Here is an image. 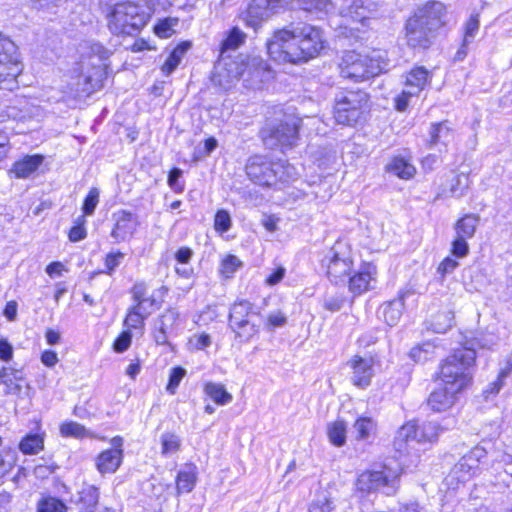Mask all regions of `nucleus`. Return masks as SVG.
I'll list each match as a JSON object with an SVG mask.
<instances>
[{
	"instance_id": "1",
	"label": "nucleus",
	"mask_w": 512,
	"mask_h": 512,
	"mask_svg": "<svg viewBox=\"0 0 512 512\" xmlns=\"http://www.w3.org/2000/svg\"><path fill=\"white\" fill-rule=\"evenodd\" d=\"M214 69L212 80L224 89L240 78L247 86L258 88L271 77L268 64L260 56L239 55L235 60L218 63Z\"/></svg>"
},
{
	"instance_id": "2",
	"label": "nucleus",
	"mask_w": 512,
	"mask_h": 512,
	"mask_svg": "<svg viewBox=\"0 0 512 512\" xmlns=\"http://www.w3.org/2000/svg\"><path fill=\"white\" fill-rule=\"evenodd\" d=\"M80 75L75 84V96H89L103 86L112 51L99 42H86L82 46Z\"/></svg>"
},
{
	"instance_id": "3",
	"label": "nucleus",
	"mask_w": 512,
	"mask_h": 512,
	"mask_svg": "<svg viewBox=\"0 0 512 512\" xmlns=\"http://www.w3.org/2000/svg\"><path fill=\"white\" fill-rule=\"evenodd\" d=\"M387 52L373 49L367 54L347 51L339 63L340 75L353 82H361L388 70Z\"/></svg>"
},
{
	"instance_id": "4",
	"label": "nucleus",
	"mask_w": 512,
	"mask_h": 512,
	"mask_svg": "<svg viewBox=\"0 0 512 512\" xmlns=\"http://www.w3.org/2000/svg\"><path fill=\"white\" fill-rule=\"evenodd\" d=\"M245 169L251 181L267 187L288 183L298 176L296 168L287 161L271 162L260 155L250 157Z\"/></svg>"
},
{
	"instance_id": "5",
	"label": "nucleus",
	"mask_w": 512,
	"mask_h": 512,
	"mask_svg": "<svg viewBox=\"0 0 512 512\" xmlns=\"http://www.w3.org/2000/svg\"><path fill=\"white\" fill-rule=\"evenodd\" d=\"M476 359L473 348H462L448 356L440 365L438 380L461 392L472 380V369Z\"/></svg>"
},
{
	"instance_id": "6",
	"label": "nucleus",
	"mask_w": 512,
	"mask_h": 512,
	"mask_svg": "<svg viewBox=\"0 0 512 512\" xmlns=\"http://www.w3.org/2000/svg\"><path fill=\"white\" fill-rule=\"evenodd\" d=\"M149 14L142 6L125 1L115 4L108 14V28L115 35H135L147 24Z\"/></svg>"
},
{
	"instance_id": "7",
	"label": "nucleus",
	"mask_w": 512,
	"mask_h": 512,
	"mask_svg": "<svg viewBox=\"0 0 512 512\" xmlns=\"http://www.w3.org/2000/svg\"><path fill=\"white\" fill-rule=\"evenodd\" d=\"M401 471L387 465L379 469L366 470L356 480V492L365 496L371 493L381 492L386 496H393L399 488Z\"/></svg>"
},
{
	"instance_id": "8",
	"label": "nucleus",
	"mask_w": 512,
	"mask_h": 512,
	"mask_svg": "<svg viewBox=\"0 0 512 512\" xmlns=\"http://www.w3.org/2000/svg\"><path fill=\"white\" fill-rule=\"evenodd\" d=\"M298 40L300 39L295 33L294 24L277 30L267 41V53L273 61L279 64L305 62V56H303Z\"/></svg>"
},
{
	"instance_id": "9",
	"label": "nucleus",
	"mask_w": 512,
	"mask_h": 512,
	"mask_svg": "<svg viewBox=\"0 0 512 512\" xmlns=\"http://www.w3.org/2000/svg\"><path fill=\"white\" fill-rule=\"evenodd\" d=\"M22 70L23 64L17 45L0 33V89L12 91L17 88V77Z\"/></svg>"
},
{
	"instance_id": "10",
	"label": "nucleus",
	"mask_w": 512,
	"mask_h": 512,
	"mask_svg": "<svg viewBox=\"0 0 512 512\" xmlns=\"http://www.w3.org/2000/svg\"><path fill=\"white\" fill-rule=\"evenodd\" d=\"M367 95L363 92H340L335 97L333 115L338 124L353 126L358 123L364 113Z\"/></svg>"
},
{
	"instance_id": "11",
	"label": "nucleus",
	"mask_w": 512,
	"mask_h": 512,
	"mask_svg": "<svg viewBox=\"0 0 512 512\" xmlns=\"http://www.w3.org/2000/svg\"><path fill=\"white\" fill-rule=\"evenodd\" d=\"M301 120L292 119L275 124H267L260 131V137L265 147L281 148L282 151L297 145Z\"/></svg>"
},
{
	"instance_id": "12",
	"label": "nucleus",
	"mask_w": 512,
	"mask_h": 512,
	"mask_svg": "<svg viewBox=\"0 0 512 512\" xmlns=\"http://www.w3.org/2000/svg\"><path fill=\"white\" fill-rule=\"evenodd\" d=\"M353 261L345 244L337 242L322 259L329 280L338 285L345 282L352 270Z\"/></svg>"
},
{
	"instance_id": "13",
	"label": "nucleus",
	"mask_w": 512,
	"mask_h": 512,
	"mask_svg": "<svg viewBox=\"0 0 512 512\" xmlns=\"http://www.w3.org/2000/svg\"><path fill=\"white\" fill-rule=\"evenodd\" d=\"M39 115V106L34 105L25 97L16 96L8 104L0 107V123L10 121L25 123Z\"/></svg>"
},
{
	"instance_id": "14",
	"label": "nucleus",
	"mask_w": 512,
	"mask_h": 512,
	"mask_svg": "<svg viewBox=\"0 0 512 512\" xmlns=\"http://www.w3.org/2000/svg\"><path fill=\"white\" fill-rule=\"evenodd\" d=\"M294 26L295 33L300 39L299 41L303 56H305V62L319 55L325 48L326 43L322 30L305 23H299Z\"/></svg>"
},
{
	"instance_id": "15",
	"label": "nucleus",
	"mask_w": 512,
	"mask_h": 512,
	"mask_svg": "<svg viewBox=\"0 0 512 512\" xmlns=\"http://www.w3.org/2000/svg\"><path fill=\"white\" fill-rule=\"evenodd\" d=\"M112 217L114 226L110 236L113 238L114 243L130 240L140 225L138 215L128 210L121 209L114 212Z\"/></svg>"
},
{
	"instance_id": "16",
	"label": "nucleus",
	"mask_w": 512,
	"mask_h": 512,
	"mask_svg": "<svg viewBox=\"0 0 512 512\" xmlns=\"http://www.w3.org/2000/svg\"><path fill=\"white\" fill-rule=\"evenodd\" d=\"M412 17L420 20L422 25L437 33L446 23V9L440 1H429L419 7Z\"/></svg>"
},
{
	"instance_id": "17",
	"label": "nucleus",
	"mask_w": 512,
	"mask_h": 512,
	"mask_svg": "<svg viewBox=\"0 0 512 512\" xmlns=\"http://www.w3.org/2000/svg\"><path fill=\"white\" fill-rule=\"evenodd\" d=\"M405 37L409 47L427 49L432 45L436 33L422 25L420 20L410 17L405 25Z\"/></svg>"
},
{
	"instance_id": "18",
	"label": "nucleus",
	"mask_w": 512,
	"mask_h": 512,
	"mask_svg": "<svg viewBox=\"0 0 512 512\" xmlns=\"http://www.w3.org/2000/svg\"><path fill=\"white\" fill-rule=\"evenodd\" d=\"M277 8L278 5L273 0H251L243 14V21L247 27L256 30L275 13Z\"/></svg>"
},
{
	"instance_id": "19",
	"label": "nucleus",
	"mask_w": 512,
	"mask_h": 512,
	"mask_svg": "<svg viewBox=\"0 0 512 512\" xmlns=\"http://www.w3.org/2000/svg\"><path fill=\"white\" fill-rule=\"evenodd\" d=\"M374 363V358L371 356L355 355L350 359L347 365L352 370L351 382L360 388L369 386L375 374Z\"/></svg>"
},
{
	"instance_id": "20",
	"label": "nucleus",
	"mask_w": 512,
	"mask_h": 512,
	"mask_svg": "<svg viewBox=\"0 0 512 512\" xmlns=\"http://www.w3.org/2000/svg\"><path fill=\"white\" fill-rule=\"evenodd\" d=\"M122 444V438L116 436L112 439L113 448L104 450L97 456L96 467L101 474L114 473L120 467L123 460Z\"/></svg>"
},
{
	"instance_id": "21",
	"label": "nucleus",
	"mask_w": 512,
	"mask_h": 512,
	"mask_svg": "<svg viewBox=\"0 0 512 512\" xmlns=\"http://www.w3.org/2000/svg\"><path fill=\"white\" fill-rule=\"evenodd\" d=\"M458 393L460 392L452 390V387L440 382L439 387L430 393L427 399V405L435 412L446 411L455 404Z\"/></svg>"
},
{
	"instance_id": "22",
	"label": "nucleus",
	"mask_w": 512,
	"mask_h": 512,
	"mask_svg": "<svg viewBox=\"0 0 512 512\" xmlns=\"http://www.w3.org/2000/svg\"><path fill=\"white\" fill-rule=\"evenodd\" d=\"M246 37V34L240 30V28L233 27L220 44L219 59L215 65L220 62L224 63L233 60L230 56V53L243 45L245 43Z\"/></svg>"
},
{
	"instance_id": "23",
	"label": "nucleus",
	"mask_w": 512,
	"mask_h": 512,
	"mask_svg": "<svg viewBox=\"0 0 512 512\" xmlns=\"http://www.w3.org/2000/svg\"><path fill=\"white\" fill-rule=\"evenodd\" d=\"M375 275L376 267L370 263L365 264L359 272L349 277V291L354 295L368 291Z\"/></svg>"
},
{
	"instance_id": "24",
	"label": "nucleus",
	"mask_w": 512,
	"mask_h": 512,
	"mask_svg": "<svg viewBox=\"0 0 512 512\" xmlns=\"http://www.w3.org/2000/svg\"><path fill=\"white\" fill-rule=\"evenodd\" d=\"M43 162L44 156L41 154L26 155L12 165L9 174L18 179L29 178Z\"/></svg>"
},
{
	"instance_id": "25",
	"label": "nucleus",
	"mask_w": 512,
	"mask_h": 512,
	"mask_svg": "<svg viewBox=\"0 0 512 512\" xmlns=\"http://www.w3.org/2000/svg\"><path fill=\"white\" fill-rule=\"evenodd\" d=\"M431 72L424 66H416L405 75V88L417 96L430 83Z\"/></svg>"
},
{
	"instance_id": "26",
	"label": "nucleus",
	"mask_w": 512,
	"mask_h": 512,
	"mask_svg": "<svg viewBox=\"0 0 512 512\" xmlns=\"http://www.w3.org/2000/svg\"><path fill=\"white\" fill-rule=\"evenodd\" d=\"M480 27L479 14H472L464 25V36L461 47L455 54V60L462 61L468 51V46L474 41Z\"/></svg>"
},
{
	"instance_id": "27",
	"label": "nucleus",
	"mask_w": 512,
	"mask_h": 512,
	"mask_svg": "<svg viewBox=\"0 0 512 512\" xmlns=\"http://www.w3.org/2000/svg\"><path fill=\"white\" fill-rule=\"evenodd\" d=\"M255 315H259V312L255 310L251 302L247 300L235 302L230 309L229 326L239 325L242 322L251 320Z\"/></svg>"
},
{
	"instance_id": "28",
	"label": "nucleus",
	"mask_w": 512,
	"mask_h": 512,
	"mask_svg": "<svg viewBox=\"0 0 512 512\" xmlns=\"http://www.w3.org/2000/svg\"><path fill=\"white\" fill-rule=\"evenodd\" d=\"M72 502L79 506L81 512L95 510L99 502V490L94 485H83L81 490Z\"/></svg>"
},
{
	"instance_id": "29",
	"label": "nucleus",
	"mask_w": 512,
	"mask_h": 512,
	"mask_svg": "<svg viewBox=\"0 0 512 512\" xmlns=\"http://www.w3.org/2000/svg\"><path fill=\"white\" fill-rule=\"evenodd\" d=\"M429 146L434 147L436 145L447 146L454 137L453 130L449 126L448 121H442L438 123H432L429 129Z\"/></svg>"
},
{
	"instance_id": "30",
	"label": "nucleus",
	"mask_w": 512,
	"mask_h": 512,
	"mask_svg": "<svg viewBox=\"0 0 512 512\" xmlns=\"http://www.w3.org/2000/svg\"><path fill=\"white\" fill-rule=\"evenodd\" d=\"M386 171L393 173L400 179L409 180L414 177L416 168L404 157L395 156L386 165Z\"/></svg>"
},
{
	"instance_id": "31",
	"label": "nucleus",
	"mask_w": 512,
	"mask_h": 512,
	"mask_svg": "<svg viewBox=\"0 0 512 512\" xmlns=\"http://www.w3.org/2000/svg\"><path fill=\"white\" fill-rule=\"evenodd\" d=\"M478 460L472 456H464L454 466L452 475L459 482L468 481L478 469Z\"/></svg>"
},
{
	"instance_id": "32",
	"label": "nucleus",
	"mask_w": 512,
	"mask_h": 512,
	"mask_svg": "<svg viewBox=\"0 0 512 512\" xmlns=\"http://www.w3.org/2000/svg\"><path fill=\"white\" fill-rule=\"evenodd\" d=\"M480 217L475 214H466L454 225L455 236L464 239H471L475 235Z\"/></svg>"
},
{
	"instance_id": "33",
	"label": "nucleus",
	"mask_w": 512,
	"mask_h": 512,
	"mask_svg": "<svg viewBox=\"0 0 512 512\" xmlns=\"http://www.w3.org/2000/svg\"><path fill=\"white\" fill-rule=\"evenodd\" d=\"M23 379L22 371L12 367H2L0 369V385L5 386L6 394H14L21 390V386L17 384Z\"/></svg>"
},
{
	"instance_id": "34",
	"label": "nucleus",
	"mask_w": 512,
	"mask_h": 512,
	"mask_svg": "<svg viewBox=\"0 0 512 512\" xmlns=\"http://www.w3.org/2000/svg\"><path fill=\"white\" fill-rule=\"evenodd\" d=\"M152 312L153 309L149 310L147 307H141V305H133L128 310L124 325L130 329H142L145 319H147Z\"/></svg>"
},
{
	"instance_id": "35",
	"label": "nucleus",
	"mask_w": 512,
	"mask_h": 512,
	"mask_svg": "<svg viewBox=\"0 0 512 512\" xmlns=\"http://www.w3.org/2000/svg\"><path fill=\"white\" fill-rule=\"evenodd\" d=\"M404 309L405 306L401 300L393 299L381 306L380 313L382 314L384 321L392 327L398 323Z\"/></svg>"
},
{
	"instance_id": "36",
	"label": "nucleus",
	"mask_w": 512,
	"mask_h": 512,
	"mask_svg": "<svg viewBox=\"0 0 512 512\" xmlns=\"http://www.w3.org/2000/svg\"><path fill=\"white\" fill-rule=\"evenodd\" d=\"M421 430L418 421L412 420L404 424L397 433L396 443L402 442H416L425 443L424 438H421Z\"/></svg>"
},
{
	"instance_id": "37",
	"label": "nucleus",
	"mask_w": 512,
	"mask_h": 512,
	"mask_svg": "<svg viewBox=\"0 0 512 512\" xmlns=\"http://www.w3.org/2000/svg\"><path fill=\"white\" fill-rule=\"evenodd\" d=\"M196 484V466L189 464L178 473L177 490L181 493H189Z\"/></svg>"
},
{
	"instance_id": "38",
	"label": "nucleus",
	"mask_w": 512,
	"mask_h": 512,
	"mask_svg": "<svg viewBox=\"0 0 512 512\" xmlns=\"http://www.w3.org/2000/svg\"><path fill=\"white\" fill-rule=\"evenodd\" d=\"M376 432V422L371 417H359L352 429L357 440H367Z\"/></svg>"
},
{
	"instance_id": "39",
	"label": "nucleus",
	"mask_w": 512,
	"mask_h": 512,
	"mask_svg": "<svg viewBox=\"0 0 512 512\" xmlns=\"http://www.w3.org/2000/svg\"><path fill=\"white\" fill-rule=\"evenodd\" d=\"M204 392L218 405H226L233 399L221 383L208 382L204 386Z\"/></svg>"
},
{
	"instance_id": "40",
	"label": "nucleus",
	"mask_w": 512,
	"mask_h": 512,
	"mask_svg": "<svg viewBox=\"0 0 512 512\" xmlns=\"http://www.w3.org/2000/svg\"><path fill=\"white\" fill-rule=\"evenodd\" d=\"M190 47L191 44L189 42L178 44L163 64L162 71L167 75L171 74L180 64L184 54L190 49Z\"/></svg>"
},
{
	"instance_id": "41",
	"label": "nucleus",
	"mask_w": 512,
	"mask_h": 512,
	"mask_svg": "<svg viewBox=\"0 0 512 512\" xmlns=\"http://www.w3.org/2000/svg\"><path fill=\"white\" fill-rule=\"evenodd\" d=\"M346 424L343 420H336L327 426V434L330 442L341 447L346 442Z\"/></svg>"
},
{
	"instance_id": "42",
	"label": "nucleus",
	"mask_w": 512,
	"mask_h": 512,
	"mask_svg": "<svg viewBox=\"0 0 512 512\" xmlns=\"http://www.w3.org/2000/svg\"><path fill=\"white\" fill-rule=\"evenodd\" d=\"M469 187L468 175L461 173L456 174L452 177L448 191L443 190V193L448 194L451 197L460 198L465 195Z\"/></svg>"
},
{
	"instance_id": "43",
	"label": "nucleus",
	"mask_w": 512,
	"mask_h": 512,
	"mask_svg": "<svg viewBox=\"0 0 512 512\" xmlns=\"http://www.w3.org/2000/svg\"><path fill=\"white\" fill-rule=\"evenodd\" d=\"M43 447L44 439L40 434H29L25 436L19 444L21 452L28 455L37 454Z\"/></svg>"
},
{
	"instance_id": "44",
	"label": "nucleus",
	"mask_w": 512,
	"mask_h": 512,
	"mask_svg": "<svg viewBox=\"0 0 512 512\" xmlns=\"http://www.w3.org/2000/svg\"><path fill=\"white\" fill-rule=\"evenodd\" d=\"M302 10L312 14H324L331 8L330 0H293Z\"/></svg>"
},
{
	"instance_id": "45",
	"label": "nucleus",
	"mask_w": 512,
	"mask_h": 512,
	"mask_svg": "<svg viewBox=\"0 0 512 512\" xmlns=\"http://www.w3.org/2000/svg\"><path fill=\"white\" fill-rule=\"evenodd\" d=\"M131 293L135 305L146 307L147 302H150V307L152 308L156 304L155 296L147 295V285L144 282L135 283L131 289Z\"/></svg>"
},
{
	"instance_id": "46",
	"label": "nucleus",
	"mask_w": 512,
	"mask_h": 512,
	"mask_svg": "<svg viewBox=\"0 0 512 512\" xmlns=\"http://www.w3.org/2000/svg\"><path fill=\"white\" fill-rule=\"evenodd\" d=\"M68 507L60 499L47 496L39 500L37 504V512H67Z\"/></svg>"
},
{
	"instance_id": "47",
	"label": "nucleus",
	"mask_w": 512,
	"mask_h": 512,
	"mask_svg": "<svg viewBox=\"0 0 512 512\" xmlns=\"http://www.w3.org/2000/svg\"><path fill=\"white\" fill-rule=\"evenodd\" d=\"M178 320L179 312L174 308H169L159 316L155 325H159L160 327L170 331V333L176 334Z\"/></svg>"
},
{
	"instance_id": "48",
	"label": "nucleus",
	"mask_w": 512,
	"mask_h": 512,
	"mask_svg": "<svg viewBox=\"0 0 512 512\" xmlns=\"http://www.w3.org/2000/svg\"><path fill=\"white\" fill-rule=\"evenodd\" d=\"M161 453L164 456L176 453L181 446L180 438L174 433H164L161 435Z\"/></svg>"
},
{
	"instance_id": "49",
	"label": "nucleus",
	"mask_w": 512,
	"mask_h": 512,
	"mask_svg": "<svg viewBox=\"0 0 512 512\" xmlns=\"http://www.w3.org/2000/svg\"><path fill=\"white\" fill-rule=\"evenodd\" d=\"M243 265L242 261L235 255H227L220 264V274L224 278H231Z\"/></svg>"
},
{
	"instance_id": "50",
	"label": "nucleus",
	"mask_w": 512,
	"mask_h": 512,
	"mask_svg": "<svg viewBox=\"0 0 512 512\" xmlns=\"http://www.w3.org/2000/svg\"><path fill=\"white\" fill-rule=\"evenodd\" d=\"M230 328L240 341H249L258 332V326L252 322V320L242 322L241 324L231 326Z\"/></svg>"
},
{
	"instance_id": "51",
	"label": "nucleus",
	"mask_w": 512,
	"mask_h": 512,
	"mask_svg": "<svg viewBox=\"0 0 512 512\" xmlns=\"http://www.w3.org/2000/svg\"><path fill=\"white\" fill-rule=\"evenodd\" d=\"M434 350L435 346L430 342H426L422 345L412 348L410 351V357L415 362H426L431 359L432 355L434 354Z\"/></svg>"
},
{
	"instance_id": "52",
	"label": "nucleus",
	"mask_w": 512,
	"mask_h": 512,
	"mask_svg": "<svg viewBox=\"0 0 512 512\" xmlns=\"http://www.w3.org/2000/svg\"><path fill=\"white\" fill-rule=\"evenodd\" d=\"M60 433L63 437L83 438L87 435V430L77 422L67 421L61 424Z\"/></svg>"
},
{
	"instance_id": "53",
	"label": "nucleus",
	"mask_w": 512,
	"mask_h": 512,
	"mask_svg": "<svg viewBox=\"0 0 512 512\" xmlns=\"http://www.w3.org/2000/svg\"><path fill=\"white\" fill-rule=\"evenodd\" d=\"M124 257L125 254L120 251L108 253L104 258L105 269L102 271V273L111 276L115 272L117 267L120 266Z\"/></svg>"
},
{
	"instance_id": "54",
	"label": "nucleus",
	"mask_w": 512,
	"mask_h": 512,
	"mask_svg": "<svg viewBox=\"0 0 512 512\" xmlns=\"http://www.w3.org/2000/svg\"><path fill=\"white\" fill-rule=\"evenodd\" d=\"M186 375V370L180 366L173 367L169 373V381L166 386V390L169 394L174 395L177 388Z\"/></svg>"
},
{
	"instance_id": "55",
	"label": "nucleus",
	"mask_w": 512,
	"mask_h": 512,
	"mask_svg": "<svg viewBox=\"0 0 512 512\" xmlns=\"http://www.w3.org/2000/svg\"><path fill=\"white\" fill-rule=\"evenodd\" d=\"M100 192L97 188H91L84 199L82 210L83 216L93 215L98 203H99Z\"/></svg>"
},
{
	"instance_id": "56",
	"label": "nucleus",
	"mask_w": 512,
	"mask_h": 512,
	"mask_svg": "<svg viewBox=\"0 0 512 512\" xmlns=\"http://www.w3.org/2000/svg\"><path fill=\"white\" fill-rule=\"evenodd\" d=\"M183 171L180 168H173L169 174L167 183L175 193H182L185 189V182L182 180Z\"/></svg>"
},
{
	"instance_id": "57",
	"label": "nucleus",
	"mask_w": 512,
	"mask_h": 512,
	"mask_svg": "<svg viewBox=\"0 0 512 512\" xmlns=\"http://www.w3.org/2000/svg\"><path fill=\"white\" fill-rule=\"evenodd\" d=\"M421 430V438H424L426 442H434L439 434L440 428L434 422H422L419 424Z\"/></svg>"
},
{
	"instance_id": "58",
	"label": "nucleus",
	"mask_w": 512,
	"mask_h": 512,
	"mask_svg": "<svg viewBox=\"0 0 512 512\" xmlns=\"http://www.w3.org/2000/svg\"><path fill=\"white\" fill-rule=\"evenodd\" d=\"M86 220L84 216H80L75 221V225L69 231V240L78 242L86 238L87 232L85 229Z\"/></svg>"
},
{
	"instance_id": "59",
	"label": "nucleus",
	"mask_w": 512,
	"mask_h": 512,
	"mask_svg": "<svg viewBox=\"0 0 512 512\" xmlns=\"http://www.w3.org/2000/svg\"><path fill=\"white\" fill-rule=\"evenodd\" d=\"M215 230L220 232H227L231 227V217L228 211L219 210L217 211L214 219Z\"/></svg>"
},
{
	"instance_id": "60",
	"label": "nucleus",
	"mask_w": 512,
	"mask_h": 512,
	"mask_svg": "<svg viewBox=\"0 0 512 512\" xmlns=\"http://www.w3.org/2000/svg\"><path fill=\"white\" fill-rule=\"evenodd\" d=\"M468 240L455 236L452 241L451 253L457 258L466 257L469 254Z\"/></svg>"
},
{
	"instance_id": "61",
	"label": "nucleus",
	"mask_w": 512,
	"mask_h": 512,
	"mask_svg": "<svg viewBox=\"0 0 512 512\" xmlns=\"http://www.w3.org/2000/svg\"><path fill=\"white\" fill-rule=\"evenodd\" d=\"M332 509L329 498L326 495H320L312 501L309 512H331Z\"/></svg>"
},
{
	"instance_id": "62",
	"label": "nucleus",
	"mask_w": 512,
	"mask_h": 512,
	"mask_svg": "<svg viewBox=\"0 0 512 512\" xmlns=\"http://www.w3.org/2000/svg\"><path fill=\"white\" fill-rule=\"evenodd\" d=\"M132 341V334L130 331H123L114 341L113 349L117 353H123L126 351Z\"/></svg>"
},
{
	"instance_id": "63",
	"label": "nucleus",
	"mask_w": 512,
	"mask_h": 512,
	"mask_svg": "<svg viewBox=\"0 0 512 512\" xmlns=\"http://www.w3.org/2000/svg\"><path fill=\"white\" fill-rule=\"evenodd\" d=\"M345 301L346 299L343 295H331L325 297L323 301V306L325 309L331 312H336L339 311L344 306Z\"/></svg>"
},
{
	"instance_id": "64",
	"label": "nucleus",
	"mask_w": 512,
	"mask_h": 512,
	"mask_svg": "<svg viewBox=\"0 0 512 512\" xmlns=\"http://www.w3.org/2000/svg\"><path fill=\"white\" fill-rule=\"evenodd\" d=\"M416 96V94H412V92L407 88L403 89L402 92L394 99L395 109L399 112L405 111L409 105L410 99Z\"/></svg>"
}]
</instances>
